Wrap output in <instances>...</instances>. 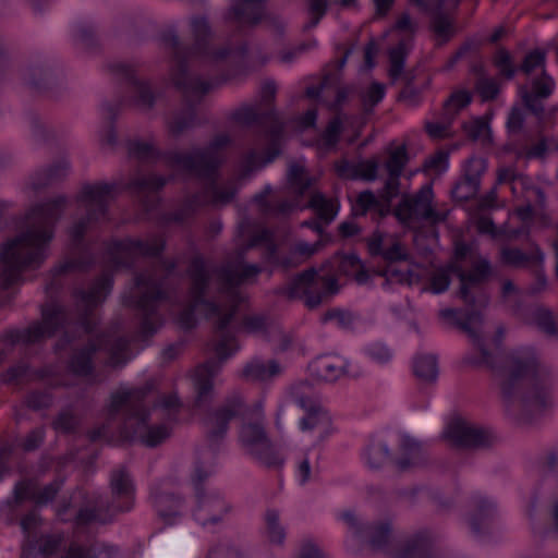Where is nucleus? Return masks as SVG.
<instances>
[{
  "mask_svg": "<svg viewBox=\"0 0 558 558\" xmlns=\"http://www.w3.org/2000/svg\"><path fill=\"white\" fill-rule=\"evenodd\" d=\"M464 130L469 136L474 140H488L489 138V125L483 118H474L469 123L464 124Z\"/></svg>",
  "mask_w": 558,
  "mask_h": 558,
  "instance_id": "412c9836",
  "label": "nucleus"
},
{
  "mask_svg": "<svg viewBox=\"0 0 558 558\" xmlns=\"http://www.w3.org/2000/svg\"><path fill=\"white\" fill-rule=\"evenodd\" d=\"M169 500L166 499V498H160L157 500L156 502V507L158 509V512L160 513L161 517H163L165 519L169 518L172 513L170 512H167L165 510V505L168 502Z\"/></svg>",
  "mask_w": 558,
  "mask_h": 558,
  "instance_id": "8fccbe9b",
  "label": "nucleus"
},
{
  "mask_svg": "<svg viewBox=\"0 0 558 558\" xmlns=\"http://www.w3.org/2000/svg\"><path fill=\"white\" fill-rule=\"evenodd\" d=\"M338 291L337 279L325 267L319 270L310 269L298 276L291 288V294L303 298L308 307L317 306L325 296Z\"/></svg>",
  "mask_w": 558,
  "mask_h": 558,
  "instance_id": "7ed1b4c3",
  "label": "nucleus"
},
{
  "mask_svg": "<svg viewBox=\"0 0 558 558\" xmlns=\"http://www.w3.org/2000/svg\"><path fill=\"white\" fill-rule=\"evenodd\" d=\"M480 230L482 232H492L493 231V226H492V222L487 219H484L481 225H480Z\"/></svg>",
  "mask_w": 558,
  "mask_h": 558,
  "instance_id": "13d9d810",
  "label": "nucleus"
},
{
  "mask_svg": "<svg viewBox=\"0 0 558 558\" xmlns=\"http://www.w3.org/2000/svg\"><path fill=\"white\" fill-rule=\"evenodd\" d=\"M378 165L374 160L361 162L355 170L351 167H339L338 172L345 178H361L364 180H373L376 177Z\"/></svg>",
  "mask_w": 558,
  "mask_h": 558,
  "instance_id": "dca6fc26",
  "label": "nucleus"
},
{
  "mask_svg": "<svg viewBox=\"0 0 558 558\" xmlns=\"http://www.w3.org/2000/svg\"><path fill=\"white\" fill-rule=\"evenodd\" d=\"M288 179L292 187L300 192L307 189L313 180L305 173V166L303 161H298L289 167Z\"/></svg>",
  "mask_w": 558,
  "mask_h": 558,
  "instance_id": "a211bd4d",
  "label": "nucleus"
},
{
  "mask_svg": "<svg viewBox=\"0 0 558 558\" xmlns=\"http://www.w3.org/2000/svg\"><path fill=\"white\" fill-rule=\"evenodd\" d=\"M233 556V553H229L228 550L220 548L211 551L208 558H232Z\"/></svg>",
  "mask_w": 558,
  "mask_h": 558,
  "instance_id": "09e8293b",
  "label": "nucleus"
},
{
  "mask_svg": "<svg viewBox=\"0 0 558 558\" xmlns=\"http://www.w3.org/2000/svg\"><path fill=\"white\" fill-rule=\"evenodd\" d=\"M404 56H405V46L400 45V47L393 49L390 51V74L392 77H397L403 68L404 62Z\"/></svg>",
  "mask_w": 558,
  "mask_h": 558,
  "instance_id": "a878e982",
  "label": "nucleus"
},
{
  "mask_svg": "<svg viewBox=\"0 0 558 558\" xmlns=\"http://www.w3.org/2000/svg\"><path fill=\"white\" fill-rule=\"evenodd\" d=\"M426 129L428 134L434 138L446 137L450 134L448 124L444 122H429Z\"/></svg>",
  "mask_w": 558,
  "mask_h": 558,
  "instance_id": "f704fd0d",
  "label": "nucleus"
},
{
  "mask_svg": "<svg viewBox=\"0 0 558 558\" xmlns=\"http://www.w3.org/2000/svg\"><path fill=\"white\" fill-rule=\"evenodd\" d=\"M295 476L300 484H304L310 480L311 468H310V463L306 459L302 460L298 464Z\"/></svg>",
  "mask_w": 558,
  "mask_h": 558,
  "instance_id": "4c0bfd02",
  "label": "nucleus"
},
{
  "mask_svg": "<svg viewBox=\"0 0 558 558\" xmlns=\"http://www.w3.org/2000/svg\"><path fill=\"white\" fill-rule=\"evenodd\" d=\"M296 558H327V556L316 544L306 542L301 546Z\"/></svg>",
  "mask_w": 558,
  "mask_h": 558,
  "instance_id": "7c9ffc66",
  "label": "nucleus"
},
{
  "mask_svg": "<svg viewBox=\"0 0 558 558\" xmlns=\"http://www.w3.org/2000/svg\"><path fill=\"white\" fill-rule=\"evenodd\" d=\"M267 536L271 544L280 545L283 543L286 533L283 527L279 524L278 515L275 512L267 513Z\"/></svg>",
  "mask_w": 558,
  "mask_h": 558,
  "instance_id": "aec40b11",
  "label": "nucleus"
},
{
  "mask_svg": "<svg viewBox=\"0 0 558 558\" xmlns=\"http://www.w3.org/2000/svg\"><path fill=\"white\" fill-rule=\"evenodd\" d=\"M511 175H512V172L510 170H501L499 172L498 179L500 182H502V181H506L509 178H511Z\"/></svg>",
  "mask_w": 558,
  "mask_h": 558,
  "instance_id": "052dcab7",
  "label": "nucleus"
},
{
  "mask_svg": "<svg viewBox=\"0 0 558 558\" xmlns=\"http://www.w3.org/2000/svg\"><path fill=\"white\" fill-rule=\"evenodd\" d=\"M478 92L485 99L493 98L498 93V86L492 80H483L478 84Z\"/></svg>",
  "mask_w": 558,
  "mask_h": 558,
  "instance_id": "c9c22d12",
  "label": "nucleus"
},
{
  "mask_svg": "<svg viewBox=\"0 0 558 558\" xmlns=\"http://www.w3.org/2000/svg\"><path fill=\"white\" fill-rule=\"evenodd\" d=\"M178 404L177 397H170L169 402L166 404V407H175Z\"/></svg>",
  "mask_w": 558,
  "mask_h": 558,
  "instance_id": "0e129e2a",
  "label": "nucleus"
},
{
  "mask_svg": "<svg viewBox=\"0 0 558 558\" xmlns=\"http://www.w3.org/2000/svg\"><path fill=\"white\" fill-rule=\"evenodd\" d=\"M435 33L442 39L447 38L453 31L451 22L446 17H438L434 22Z\"/></svg>",
  "mask_w": 558,
  "mask_h": 558,
  "instance_id": "72a5a7b5",
  "label": "nucleus"
},
{
  "mask_svg": "<svg viewBox=\"0 0 558 558\" xmlns=\"http://www.w3.org/2000/svg\"><path fill=\"white\" fill-rule=\"evenodd\" d=\"M316 121V111L308 110L303 117H301L298 121L299 129L301 131L306 130L311 126H314Z\"/></svg>",
  "mask_w": 558,
  "mask_h": 558,
  "instance_id": "ea45409f",
  "label": "nucleus"
},
{
  "mask_svg": "<svg viewBox=\"0 0 558 558\" xmlns=\"http://www.w3.org/2000/svg\"><path fill=\"white\" fill-rule=\"evenodd\" d=\"M433 190L430 185L421 189L415 198L403 197L396 209V217L404 225H411L417 219L436 220L433 205Z\"/></svg>",
  "mask_w": 558,
  "mask_h": 558,
  "instance_id": "423d86ee",
  "label": "nucleus"
},
{
  "mask_svg": "<svg viewBox=\"0 0 558 558\" xmlns=\"http://www.w3.org/2000/svg\"><path fill=\"white\" fill-rule=\"evenodd\" d=\"M415 376L426 383L434 381L438 376L437 359L432 353L418 354L413 362Z\"/></svg>",
  "mask_w": 558,
  "mask_h": 558,
  "instance_id": "f8f14e48",
  "label": "nucleus"
},
{
  "mask_svg": "<svg viewBox=\"0 0 558 558\" xmlns=\"http://www.w3.org/2000/svg\"><path fill=\"white\" fill-rule=\"evenodd\" d=\"M407 162V153L403 146H399L393 149L390 154V158L386 163L387 172L389 173V179L386 185L385 193L378 199L371 192L360 193L355 204L353 205V210L355 214H364L367 210L373 208L378 209V211L384 215L390 208L391 198L397 195L398 185L397 180L401 174V171Z\"/></svg>",
  "mask_w": 558,
  "mask_h": 558,
  "instance_id": "f03ea898",
  "label": "nucleus"
},
{
  "mask_svg": "<svg viewBox=\"0 0 558 558\" xmlns=\"http://www.w3.org/2000/svg\"><path fill=\"white\" fill-rule=\"evenodd\" d=\"M52 236L47 229L34 230L25 236L4 245L0 259L9 274L4 275L3 283L13 282L17 272L25 267L37 265L46 255V246Z\"/></svg>",
  "mask_w": 558,
  "mask_h": 558,
  "instance_id": "f257e3e1",
  "label": "nucleus"
},
{
  "mask_svg": "<svg viewBox=\"0 0 558 558\" xmlns=\"http://www.w3.org/2000/svg\"><path fill=\"white\" fill-rule=\"evenodd\" d=\"M539 315L544 316L545 319H548L550 322V314L549 312L542 310L539 311Z\"/></svg>",
  "mask_w": 558,
  "mask_h": 558,
  "instance_id": "338daca9",
  "label": "nucleus"
},
{
  "mask_svg": "<svg viewBox=\"0 0 558 558\" xmlns=\"http://www.w3.org/2000/svg\"><path fill=\"white\" fill-rule=\"evenodd\" d=\"M488 270V265L486 262H483L482 265L480 266V268L476 270V272L471 276V277H466L464 274L462 272H458V276L460 278V281H461V293L463 296H466V286L469 282L471 281H477L480 280L482 277L485 276V274L487 272Z\"/></svg>",
  "mask_w": 558,
  "mask_h": 558,
  "instance_id": "c85d7f7f",
  "label": "nucleus"
},
{
  "mask_svg": "<svg viewBox=\"0 0 558 558\" xmlns=\"http://www.w3.org/2000/svg\"><path fill=\"white\" fill-rule=\"evenodd\" d=\"M521 122V116H520V112L514 109L512 110L510 117H509V125L511 126H515L518 125L519 123Z\"/></svg>",
  "mask_w": 558,
  "mask_h": 558,
  "instance_id": "5fc2aeb1",
  "label": "nucleus"
},
{
  "mask_svg": "<svg viewBox=\"0 0 558 558\" xmlns=\"http://www.w3.org/2000/svg\"><path fill=\"white\" fill-rule=\"evenodd\" d=\"M471 101V95L466 90H458L451 95L445 105V114L451 117L466 107Z\"/></svg>",
  "mask_w": 558,
  "mask_h": 558,
  "instance_id": "6ab92c4d",
  "label": "nucleus"
},
{
  "mask_svg": "<svg viewBox=\"0 0 558 558\" xmlns=\"http://www.w3.org/2000/svg\"><path fill=\"white\" fill-rule=\"evenodd\" d=\"M409 465H410V462H407V461H403V460H399V461H398V466H399L400 469H405V468H408Z\"/></svg>",
  "mask_w": 558,
  "mask_h": 558,
  "instance_id": "69168bd1",
  "label": "nucleus"
},
{
  "mask_svg": "<svg viewBox=\"0 0 558 558\" xmlns=\"http://www.w3.org/2000/svg\"><path fill=\"white\" fill-rule=\"evenodd\" d=\"M376 54V47L374 44H371L365 51L366 65L368 69L374 66L373 58Z\"/></svg>",
  "mask_w": 558,
  "mask_h": 558,
  "instance_id": "de8ad7c7",
  "label": "nucleus"
},
{
  "mask_svg": "<svg viewBox=\"0 0 558 558\" xmlns=\"http://www.w3.org/2000/svg\"><path fill=\"white\" fill-rule=\"evenodd\" d=\"M389 533V527L387 525L377 526L373 531L372 543L374 545H379L381 538H385Z\"/></svg>",
  "mask_w": 558,
  "mask_h": 558,
  "instance_id": "c03bdc74",
  "label": "nucleus"
},
{
  "mask_svg": "<svg viewBox=\"0 0 558 558\" xmlns=\"http://www.w3.org/2000/svg\"><path fill=\"white\" fill-rule=\"evenodd\" d=\"M497 65L500 71L505 73L508 77L513 75V70L511 69L510 56L506 51H500L496 58Z\"/></svg>",
  "mask_w": 558,
  "mask_h": 558,
  "instance_id": "e433bc0d",
  "label": "nucleus"
},
{
  "mask_svg": "<svg viewBox=\"0 0 558 558\" xmlns=\"http://www.w3.org/2000/svg\"><path fill=\"white\" fill-rule=\"evenodd\" d=\"M469 165L473 166L476 170H483L485 161L482 158H472L469 160Z\"/></svg>",
  "mask_w": 558,
  "mask_h": 558,
  "instance_id": "6e6d98bb",
  "label": "nucleus"
},
{
  "mask_svg": "<svg viewBox=\"0 0 558 558\" xmlns=\"http://www.w3.org/2000/svg\"><path fill=\"white\" fill-rule=\"evenodd\" d=\"M385 96V86L379 83H373L362 95L365 107H373L378 104Z\"/></svg>",
  "mask_w": 558,
  "mask_h": 558,
  "instance_id": "393cba45",
  "label": "nucleus"
},
{
  "mask_svg": "<svg viewBox=\"0 0 558 558\" xmlns=\"http://www.w3.org/2000/svg\"><path fill=\"white\" fill-rule=\"evenodd\" d=\"M505 29L502 26L497 27L494 33L492 34L489 40L490 41H497L504 34Z\"/></svg>",
  "mask_w": 558,
  "mask_h": 558,
  "instance_id": "bf43d9fd",
  "label": "nucleus"
},
{
  "mask_svg": "<svg viewBox=\"0 0 558 558\" xmlns=\"http://www.w3.org/2000/svg\"><path fill=\"white\" fill-rule=\"evenodd\" d=\"M341 126H342V121H340L338 119L332 121L329 124V126L326 130L324 137H323V142L326 147H331L337 142Z\"/></svg>",
  "mask_w": 558,
  "mask_h": 558,
  "instance_id": "c756f323",
  "label": "nucleus"
},
{
  "mask_svg": "<svg viewBox=\"0 0 558 558\" xmlns=\"http://www.w3.org/2000/svg\"><path fill=\"white\" fill-rule=\"evenodd\" d=\"M327 5V0H311L310 11L311 14L316 19L315 23H317L318 19L324 14Z\"/></svg>",
  "mask_w": 558,
  "mask_h": 558,
  "instance_id": "58836bf2",
  "label": "nucleus"
},
{
  "mask_svg": "<svg viewBox=\"0 0 558 558\" xmlns=\"http://www.w3.org/2000/svg\"><path fill=\"white\" fill-rule=\"evenodd\" d=\"M37 517L35 514H32L29 518L23 519L21 525L25 532L29 531L33 523H36Z\"/></svg>",
  "mask_w": 558,
  "mask_h": 558,
  "instance_id": "3c124183",
  "label": "nucleus"
},
{
  "mask_svg": "<svg viewBox=\"0 0 558 558\" xmlns=\"http://www.w3.org/2000/svg\"><path fill=\"white\" fill-rule=\"evenodd\" d=\"M56 492L57 489L54 487H47L41 496L36 497L37 502H47L53 497ZM14 495L17 501L26 498H35L34 484L27 482H22L17 484L15 486Z\"/></svg>",
  "mask_w": 558,
  "mask_h": 558,
  "instance_id": "f3484780",
  "label": "nucleus"
},
{
  "mask_svg": "<svg viewBox=\"0 0 558 558\" xmlns=\"http://www.w3.org/2000/svg\"><path fill=\"white\" fill-rule=\"evenodd\" d=\"M239 4L242 8L236 10V14L245 15L248 11L258 8L259 0H239Z\"/></svg>",
  "mask_w": 558,
  "mask_h": 558,
  "instance_id": "79ce46f5",
  "label": "nucleus"
},
{
  "mask_svg": "<svg viewBox=\"0 0 558 558\" xmlns=\"http://www.w3.org/2000/svg\"><path fill=\"white\" fill-rule=\"evenodd\" d=\"M340 231L344 236H350L355 234L359 231V229L354 222L350 221L341 223Z\"/></svg>",
  "mask_w": 558,
  "mask_h": 558,
  "instance_id": "49530a36",
  "label": "nucleus"
},
{
  "mask_svg": "<svg viewBox=\"0 0 558 558\" xmlns=\"http://www.w3.org/2000/svg\"><path fill=\"white\" fill-rule=\"evenodd\" d=\"M311 372L327 381L338 379L347 369V361L339 355H325L316 359L310 366Z\"/></svg>",
  "mask_w": 558,
  "mask_h": 558,
  "instance_id": "9d476101",
  "label": "nucleus"
},
{
  "mask_svg": "<svg viewBox=\"0 0 558 558\" xmlns=\"http://www.w3.org/2000/svg\"><path fill=\"white\" fill-rule=\"evenodd\" d=\"M43 432L40 429L35 430L25 441L26 449H34L43 440Z\"/></svg>",
  "mask_w": 558,
  "mask_h": 558,
  "instance_id": "a18cd8bd",
  "label": "nucleus"
},
{
  "mask_svg": "<svg viewBox=\"0 0 558 558\" xmlns=\"http://www.w3.org/2000/svg\"><path fill=\"white\" fill-rule=\"evenodd\" d=\"M342 520L347 523L348 527L350 529V533H351L352 537H357L360 534V531L357 529L356 517L351 512H345L342 515Z\"/></svg>",
  "mask_w": 558,
  "mask_h": 558,
  "instance_id": "a19ab883",
  "label": "nucleus"
},
{
  "mask_svg": "<svg viewBox=\"0 0 558 558\" xmlns=\"http://www.w3.org/2000/svg\"><path fill=\"white\" fill-rule=\"evenodd\" d=\"M554 517H555V521H556V523H557V525H558V504H557V505H556V507H555V510H554Z\"/></svg>",
  "mask_w": 558,
  "mask_h": 558,
  "instance_id": "774afa93",
  "label": "nucleus"
},
{
  "mask_svg": "<svg viewBox=\"0 0 558 558\" xmlns=\"http://www.w3.org/2000/svg\"><path fill=\"white\" fill-rule=\"evenodd\" d=\"M259 417L260 411L257 410V421L254 423L245 422L240 429L239 438L241 445L248 453L267 461V457L271 451V445Z\"/></svg>",
  "mask_w": 558,
  "mask_h": 558,
  "instance_id": "0eeeda50",
  "label": "nucleus"
},
{
  "mask_svg": "<svg viewBox=\"0 0 558 558\" xmlns=\"http://www.w3.org/2000/svg\"><path fill=\"white\" fill-rule=\"evenodd\" d=\"M402 446L403 450L410 454L411 459L416 458L418 453V446L413 439L410 437H404Z\"/></svg>",
  "mask_w": 558,
  "mask_h": 558,
  "instance_id": "37998d69",
  "label": "nucleus"
},
{
  "mask_svg": "<svg viewBox=\"0 0 558 558\" xmlns=\"http://www.w3.org/2000/svg\"><path fill=\"white\" fill-rule=\"evenodd\" d=\"M448 155L442 151L436 153L425 162V171L435 174H440L445 172L448 169Z\"/></svg>",
  "mask_w": 558,
  "mask_h": 558,
  "instance_id": "5701e85b",
  "label": "nucleus"
},
{
  "mask_svg": "<svg viewBox=\"0 0 558 558\" xmlns=\"http://www.w3.org/2000/svg\"><path fill=\"white\" fill-rule=\"evenodd\" d=\"M111 486L113 492L119 495H125L126 497H131L133 493L131 478L124 472H119L113 475L111 480Z\"/></svg>",
  "mask_w": 558,
  "mask_h": 558,
  "instance_id": "b1692460",
  "label": "nucleus"
},
{
  "mask_svg": "<svg viewBox=\"0 0 558 558\" xmlns=\"http://www.w3.org/2000/svg\"><path fill=\"white\" fill-rule=\"evenodd\" d=\"M337 266L338 272L355 277L359 282L364 281V275L360 274L363 268L361 259L355 255L336 257L332 267Z\"/></svg>",
  "mask_w": 558,
  "mask_h": 558,
  "instance_id": "2eb2a0df",
  "label": "nucleus"
},
{
  "mask_svg": "<svg viewBox=\"0 0 558 558\" xmlns=\"http://www.w3.org/2000/svg\"><path fill=\"white\" fill-rule=\"evenodd\" d=\"M298 250H299L302 254H307V255H310V254L314 253V251H315L313 247H310V246H307V245H300Z\"/></svg>",
  "mask_w": 558,
  "mask_h": 558,
  "instance_id": "680f3d73",
  "label": "nucleus"
},
{
  "mask_svg": "<svg viewBox=\"0 0 558 558\" xmlns=\"http://www.w3.org/2000/svg\"><path fill=\"white\" fill-rule=\"evenodd\" d=\"M384 276H386L388 279L396 280L399 282H405V283H412L413 277H418L420 274L415 272L414 270L410 271L409 274L400 272L396 270L393 267H389L385 272Z\"/></svg>",
  "mask_w": 558,
  "mask_h": 558,
  "instance_id": "2f4dec72",
  "label": "nucleus"
},
{
  "mask_svg": "<svg viewBox=\"0 0 558 558\" xmlns=\"http://www.w3.org/2000/svg\"><path fill=\"white\" fill-rule=\"evenodd\" d=\"M88 193H89L90 197H95L98 195L99 189L98 187H88Z\"/></svg>",
  "mask_w": 558,
  "mask_h": 558,
  "instance_id": "e2e57ef3",
  "label": "nucleus"
},
{
  "mask_svg": "<svg viewBox=\"0 0 558 558\" xmlns=\"http://www.w3.org/2000/svg\"><path fill=\"white\" fill-rule=\"evenodd\" d=\"M379 13H384L392 2V0H374Z\"/></svg>",
  "mask_w": 558,
  "mask_h": 558,
  "instance_id": "864d4df0",
  "label": "nucleus"
},
{
  "mask_svg": "<svg viewBox=\"0 0 558 558\" xmlns=\"http://www.w3.org/2000/svg\"><path fill=\"white\" fill-rule=\"evenodd\" d=\"M389 458V450L383 440L372 441L363 453L364 462L372 469L381 466Z\"/></svg>",
  "mask_w": 558,
  "mask_h": 558,
  "instance_id": "ddd939ff",
  "label": "nucleus"
},
{
  "mask_svg": "<svg viewBox=\"0 0 558 558\" xmlns=\"http://www.w3.org/2000/svg\"><path fill=\"white\" fill-rule=\"evenodd\" d=\"M310 207L319 216L320 219L329 222L339 211V204L335 199H326L322 194L316 193L312 196Z\"/></svg>",
  "mask_w": 558,
  "mask_h": 558,
  "instance_id": "4468645a",
  "label": "nucleus"
},
{
  "mask_svg": "<svg viewBox=\"0 0 558 558\" xmlns=\"http://www.w3.org/2000/svg\"><path fill=\"white\" fill-rule=\"evenodd\" d=\"M296 402L305 415L299 422V428L311 442H319L332 432L329 414L323 409L316 398L300 397Z\"/></svg>",
  "mask_w": 558,
  "mask_h": 558,
  "instance_id": "39448f33",
  "label": "nucleus"
},
{
  "mask_svg": "<svg viewBox=\"0 0 558 558\" xmlns=\"http://www.w3.org/2000/svg\"><path fill=\"white\" fill-rule=\"evenodd\" d=\"M531 207L527 206V207H524V208H520L518 209L517 211V216L522 220V221H527L530 216H531Z\"/></svg>",
  "mask_w": 558,
  "mask_h": 558,
  "instance_id": "603ef678",
  "label": "nucleus"
},
{
  "mask_svg": "<svg viewBox=\"0 0 558 558\" xmlns=\"http://www.w3.org/2000/svg\"><path fill=\"white\" fill-rule=\"evenodd\" d=\"M281 371L280 366L274 361L254 360L244 368V376L254 381H266Z\"/></svg>",
  "mask_w": 558,
  "mask_h": 558,
  "instance_id": "9b49d317",
  "label": "nucleus"
},
{
  "mask_svg": "<svg viewBox=\"0 0 558 558\" xmlns=\"http://www.w3.org/2000/svg\"><path fill=\"white\" fill-rule=\"evenodd\" d=\"M410 24H411L410 19L409 17H403L397 24L395 32L399 33V32L405 29L407 27H409Z\"/></svg>",
  "mask_w": 558,
  "mask_h": 558,
  "instance_id": "4d7b16f0",
  "label": "nucleus"
},
{
  "mask_svg": "<svg viewBox=\"0 0 558 558\" xmlns=\"http://www.w3.org/2000/svg\"><path fill=\"white\" fill-rule=\"evenodd\" d=\"M545 54L539 50L530 52L523 62L522 69L526 74L533 72L539 73L542 76L531 83V86H525L520 89L521 98L527 109L533 112H538L542 107L538 100L548 97L554 89V81L544 73Z\"/></svg>",
  "mask_w": 558,
  "mask_h": 558,
  "instance_id": "20e7f679",
  "label": "nucleus"
},
{
  "mask_svg": "<svg viewBox=\"0 0 558 558\" xmlns=\"http://www.w3.org/2000/svg\"><path fill=\"white\" fill-rule=\"evenodd\" d=\"M368 250L372 255H381L386 260L397 262L407 257V253L399 240L392 235L374 233L368 240Z\"/></svg>",
  "mask_w": 558,
  "mask_h": 558,
  "instance_id": "1a4fd4ad",
  "label": "nucleus"
},
{
  "mask_svg": "<svg viewBox=\"0 0 558 558\" xmlns=\"http://www.w3.org/2000/svg\"><path fill=\"white\" fill-rule=\"evenodd\" d=\"M444 436L457 446H477L484 441L482 432L459 416L446 425Z\"/></svg>",
  "mask_w": 558,
  "mask_h": 558,
  "instance_id": "6e6552de",
  "label": "nucleus"
},
{
  "mask_svg": "<svg viewBox=\"0 0 558 558\" xmlns=\"http://www.w3.org/2000/svg\"><path fill=\"white\" fill-rule=\"evenodd\" d=\"M65 558H113V553L107 548L86 551L81 547H71Z\"/></svg>",
  "mask_w": 558,
  "mask_h": 558,
  "instance_id": "4be33fe9",
  "label": "nucleus"
},
{
  "mask_svg": "<svg viewBox=\"0 0 558 558\" xmlns=\"http://www.w3.org/2000/svg\"><path fill=\"white\" fill-rule=\"evenodd\" d=\"M169 429L165 426H159L156 428H151L147 432V434L143 437V441L147 446H156L161 440H163L169 435Z\"/></svg>",
  "mask_w": 558,
  "mask_h": 558,
  "instance_id": "cd10ccee",
  "label": "nucleus"
},
{
  "mask_svg": "<svg viewBox=\"0 0 558 558\" xmlns=\"http://www.w3.org/2000/svg\"><path fill=\"white\" fill-rule=\"evenodd\" d=\"M450 279L446 270H436L430 278L429 289L434 293H441L449 287Z\"/></svg>",
  "mask_w": 558,
  "mask_h": 558,
  "instance_id": "bb28decb",
  "label": "nucleus"
},
{
  "mask_svg": "<svg viewBox=\"0 0 558 558\" xmlns=\"http://www.w3.org/2000/svg\"><path fill=\"white\" fill-rule=\"evenodd\" d=\"M367 354L369 357L375 360L376 362H385L390 357L389 349L384 344H373L367 349Z\"/></svg>",
  "mask_w": 558,
  "mask_h": 558,
  "instance_id": "473e14b6",
  "label": "nucleus"
}]
</instances>
